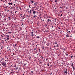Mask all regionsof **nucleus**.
Listing matches in <instances>:
<instances>
[{
	"mask_svg": "<svg viewBox=\"0 0 75 75\" xmlns=\"http://www.w3.org/2000/svg\"><path fill=\"white\" fill-rule=\"evenodd\" d=\"M6 18L8 20H10L11 19V18H10V17L8 16L6 17Z\"/></svg>",
	"mask_w": 75,
	"mask_h": 75,
	"instance_id": "f257e3e1",
	"label": "nucleus"
},
{
	"mask_svg": "<svg viewBox=\"0 0 75 75\" xmlns=\"http://www.w3.org/2000/svg\"><path fill=\"white\" fill-rule=\"evenodd\" d=\"M6 63H5L4 62L2 63V65H3L4 67V66L6 65Z\"/></svg>",
	"mask_w": 75,
	"mask_h": 75,
	"instance_id": "f03ea898",
	"label": "nucleus"
},
{
	"mask_svg": "<svg viewBox=\"0 0 75 75\" xmlns=\"http://www.w3.org/2000/svg\"><path fill=\"white\" fill-rule=\"evenodd\" d=\"M47 21L48 23H51V19H47Z\"/></svg>",
	"mask_w": 75,
	"mask_h": 75,
	"instance_id": "7ed1b4c3",
	"label": "nucleus"
},
{
	"mask_svg": "<svg viewBox=\"0 0 75 75\" xmlns=\"http://www.w3.org/2000/svg\"><path fill=\"white\" fill-rule=\"evenodd\" d=\"M67 69H66V71H65L64 72V74H67Z\"/></svg>",
	"mask_w": 75,
	"mask_h": 75,
	"instance_id": "20e7f679",
	"label": "nucleus"
},
{
	"mask_svg": "<svg viewBox=\"0 0 75 75\" xmlns=\"http://www.w3.org/2000/svg\"><path fill=\"white\" fill-rule=\"evenodd\" d=\"M8 4H9V5H10L11 6V5H13V3H8Z\"/></svg>",
	"mask_w": 75,
	"mask_h": 75,
	"instance_id": "39448f33",
	"label": "nucleus"
},
{
	"mask_svg": "<svg viewBox=\"0 0 75 75\" xmlns=\"http://www.w3.org/2000/svg\"><path fill=\"white\" fill-rule=\"evenodd\" d=\"M66 36L67 37H69V35L67 34L66 35Z\"/></svg>",
	"mask_w": 75,
	"mask_h": 75,
	"instance_id": "423d86ee",
	"label": "nucleus"
},
{
	"mask_svg": "<svg viewBox=\"0 0 75 75\" xmlns=\"http://www.w3.org/2000/svg\"><path fill=\"white\" fill-rule=\"evenodd\" d=\"M7 49H8V51H9V50L10 51V47H8Z\"/></svg>",
	"mask_w": 75,
	"mask_h": 75,
	"instance_id": "0eeeda50",
	"label": "nucleus"
},
{
	"mask_svg": "<svg viewBox=\"0 0 75 75\" xmlns=\"http://www.w3.org/2000/svg\"><path fill=\"white\" fill-rule=\"evenodd\" d=\"M33 14H35V13H36V12L35 11H33Z\"/></svg>",
	"mask_w": 75,
	"mask_h": 75,
	"instance_id": "6e6552de",
	"label": "nucleus"
},
{
	"mask_svg": "<svg viewBox=\"0 0 75 75\" xmlns=\"http://www.w3.org/2000/svg\"><path fill=\"white\" fill-rule=\"evenodd\" d=\"M10 74H14V71L11 72Z\"/></svg>",
	"mask_w": 75,
	"mask_h": 75,
	"instance_id": "1a4fd4ad",
	"label": "nucleus"
},
{
	"mask_svg": "<svg viewBox=\"0 0 75 75\" xmlns=\"http://www.w3.org/2000/svg\"><path fill=\"white\" fill-rule=\"evenodd\" d=\"M15 13H16V14L17 13H19V12H18V11H15Z\"/></svg>",
	"mask_w": 75,
	"mask_h": 75,
	"instance_id": "9d476101",
	"label": "nucleus"
},
{
	"mask_svg": "<svg viewBox=\"0 0 75 75\" xmlns=\"http://www.w3.org/2000/svg\"><path fill=\"white\" fill-rule=\"evenodd\" d=\"M17 69H18V67H16L15 68V70H16V71H17Z\"/></svg>",
	"mask_w": 75,
	"mask_h": 75,
	"instance_id": "9b49d317",
	"label": "nucleus"
},
{
	"mask_svg": "<svg viewBox=\"0 0 75 75\" xmlns=\"http://www.w3.org/2000/svg\"><path fill=\"white\" fill-rule=\"evenodd\" d=\"M33 17H34L35 18H36V16H33Z\"/></svg>",
	"mask_w": 75,
	"mask_h": 75,
	"instance_id": "f8f14e48",
	"label": "nucleus"
},
{
	"mask_svg": "<svg viewBox=\"0 0 75 75\" xmlns=\"http://www.w3.org/2000/svg\"><path fill=\"white\" fill-rule=\"evenodd\" d=\"M36 38H40V36H37Z\"/></svg>",
	"mask_w": 75,
	"mask_h": 75,
	"instance_id": "ddd939ff",
	"label": "nucleus"
},
{
	"mask_svg": "<svg viewBox=\"0 0 75 75\" xmlns=\"http://www.w3.org/2000/svg\"><path fill=\"white\" fill-rule=\"evenodd\" d=\"M73 69H74V70L75 69V68H74V67H73Z\"/></svg>",
	"mask_w": 75,
	"mask_h": 75,
	"instance_id": "4468645a",
	"label": "nucleus"
},
{
	"mask_svg": "<svg viewBox=\"0 0 75 75\" xmlns=\"http://www.w3.org/2000/svg\"><path fill=\"white\" fill-rule=\"evenodd\" d=\"M54 1H55L56 2V3H57V2H58V1L57 0H55Z\"/></svg>",
	"mask_w": 75,
	"mask_h": 75,
	"instance_id": "2eb2a0df",
	"label": "nucleus"
},
{
	"mask_svg": "<svg viewBox=\"0 0 75 75\" xmlns=\"http://www.w3.org/2000/svg\"><path fill=\"white\" fill-rule=\"evenodd\" d=\"M45 31L46 32H47H47H49V30H46Z\"/></svg>",
	"mask_w": 75,
	"mask_h": 75,
	"instance_id": "dca6fc26",
	"label": "nucleus"
},
{
	"mask_svg": "<svg viewBox=\"0 0 75 75\" xmlns=\"http://www.w3.org/2000/svg\"><path fill=\"white\" fill-rule=\"evenodd\" d=\"M9 40V38H8V37H7V40Z\"/></svg>",
	"mask_w": 75,
	"mask_h": 75,
	"instance_id": "f3484780",
	"label": "nucleus"
},
{
	"mask_svg": "<svg viewBox=\"0 0 75 75\" xmlns=\"http://www.w3.org/2000/svg\"><path fill=\"white\" fill-rule=\"evenodd\" d=\"M16 45H13L14 47H16Z\"/></svg>",
	"mask_w": 75,
	"mask_h": 75,
	"instance_id": "a211bd4d",
	"label": "nucleus"
},
{
	"mask_svg": "<svg viewBox=\"0 0 75 75\" xmlns=\"http://www.w3.org/2000/svg\"><path fill=\"white\" fill-rule=\"evenodd\" d=\"M33 36H34V35L33 34H32V37H33Z\"/></svg>",
	"mask_w": 75,
	"mask_h": 75,
	"instance_id": "6ab92c4d",
	"label": "nucleus"
},
{
	"mask_svg": "<svg viewBox=\"0 0 75 75\" xmlns=\"http://www.w3.org/2000/svg\"><path fill=\"white\" fill-rule=\"evenodd\" d=\"M34 4L35 6H37V4H35H35Z\"/></svg>",
	"mask_w": 75,
	"mask_h": 75,
	"instance_id": "aec40b11",
	"label": "nucleus"
},
{
	"mask_svg": "<svg viewBox=\"0 0 75 75\" xmlns=\"http://www.w3.org/2000/svg\"><path fill=\"white\" fill-rule=\"evenodd\" d=\"M74 65V64H73V63H72V64H71V66H72V67H74L73 66Z\"/></svg>",
	"mask_w": 75,
	"mask_h": 75,
	"instance_id": "412c9836",
	"label": "nucleus"
},
{
	"mask_svg": "<svg viewBox=\"0 0 75 75\" xmlns=\"http://www.w3.org/2000/svg\"><path fill=\"white\" fill-rule=\"evenodd\" d=\"M48 18H50V19H51V17L50 16Z\"/></svg>",
	"mask_w": 75,
	"mask_h": 75,
	"instance_id": "4be33fe9",
	"label": "nucleus"
},
{
	"mask_svg": "<svg viewBox=\"0 0 75 75\" xmlns=\"http://www.w3.org/2000/svg\"><path fill=\"white\" fill-rule=\"evenodd\" d=\"M33 33H34V32H31V34H33Z\"/></svg>",
	"mask_w": 75,
	"mask_h": 75,
	"instance_id": "5701e85b",
	"label": "nucleus"
},
{
	"mask_svg": "<svg viewBox=\"0 0 75 75\" xmlns=\"http://www.w3.org/2000/svg\"><path fill=\"white\" fill-rule=\"evenodd\" d=\"M12 37L13 38H15V37H14V36H13Z\"/></svg>",
	"mask_w": 75,
	"mask_h": 75,
	"instance_id": "b1692460",
	"label": "nucleus"
},
{
	"mask_svg": "<svg viewBox=\"0 0 75 75\" xmlns=\"http://www.w3.org/2000/svg\"><path fill=\"white\" fill-rule=\"evenodd\" d=\"M31 11H32L31 10H30V13H31Z\"/></svg>",
	"mask_w": 75,
	"mask_h": 75,
	"instance_id": "393cba45",
	"label": "nucleus"
},
{
	"mask_svg": "<svg viewBox=\"0 0 75 75\" xmlns=\"http://www.w3.org/2000/svg\"><path fill=\"white\" fill-rule=\"evenodd\" d=\"M13 54L14 55H15V54L14 52L13 53Z\"/></svg>",
	"mask_w": 75,
	"mask_h": 75,
	"instance_id": "a878e982",
	"label": "nucleus"
},
{
	"mask_svg": "<svg viewBox=\"0 0 75 75\" xmlns=\"http://www.w3.org/2000/svg\"><path fill=\"white\" fill-rule=\"evenodd\" d=\"M31 2L32 3H34V1H32Z\"/></svg>",
	"mask_w": 75,
	"mask_h": 75,
	"instance_id": "bb28decb",
	"label": "nucleus"
},
{
	"mask_svg": "<svg viewBox=\"0 0 75 75\" xmlns=\"http://www.w3.org/2000/svg\"><path fill=\"white\" fill-rule=\"evenodd\" d=\"M47 65L48 66H50V64H49V63L47 64Z\"/></svg>",
	"mask_w": 75,
	"mask_h": 75,
	"instance_id": "cd10ccee",
	"label": "nucleus"
},
{
	"mask_svg": "<svg viewBox=\"0 0 75 75\" xmlns=\"http://www.w3.org/2000/svg\"><path fill=\"white\" fill-rule=\"evenodd\" d=\"M10 8H11V9H13V8H12V7H11Z\"/></svg>",
	"mask_w": 75,
	"mask_h": 75,
	"instance_id": "c85d7f7f",
	"label": "nucleus"
},
{
	"mask_svg": "<svg viewBox=\"0 0 75 75\" xmlns=\"http://www.w3.org/2000/svg\"><path fill=\"white\" fill-rule=\"evenodd\" d=\"M14 20H16V18H13Z\"/></svg>",
	"mask_w": 75,
	"mask_h": 75,
	"instance_id": "c756f323",
	"label": "nucleus"
},
{
	"mask_svg": "<svg viewBox=\"0 0 75 75\" xmlns=\"http://www.w3.org/2000/svg\"><path fill=\"white\" fill-rule=\"evenodd\" d=\"M32 11H34V9H32Z\"/></svg>",
	"mask_w": 75,
	"mask_h": 75,
	"instance_id": "7c9ffc66",
	"label": "nucleus"
},
{
	"mask_svg": "<svg viewBox=\"0 0 75 75\" xmlns=\"http://www.w3.org/2000/svg\"><path fill=\"white\" fill-rule=\"evenodd\" d=\"M2 48H3V46L1 47V49H2Z\"/></svg>",
	"mask_w": 75,
	"mask_h": 75,
	"instance_id": "2f4dec72",
	"label": "nucleus"
},
{
	"mask_svg": "<svg viewBox=\"0 0 75 75\" xmlns=\"http://www.w3.org/2000/svg\"><path fill=\"white\" fill-rule=\"evenodd\" d=\"M57 44V42H55V44Z\"/></svg>",
	"mask_w": 75,
	"mask_h": 75,
	"instance_id": "473e14b6",
	"label": "nucleus"
},
{
	"mask_svg": "<svg viewBox=\"0 0 75 75\" xmlns=\"http://www.w3.org/2000/svg\"><path fill=\"white\" fill-rule=\"evenodd\" d=\"M47 25V24H45V27H46Z\"/></svg>",
	"mask_w": 75,
	"mask_h": 75,
	"instance_id": "72a5a7b5",
	"label": "nucleus"
},
{
	"mask_svg": "<svg viewBox=\"0 0 75 75\" xmlns=\"http://www.w3.org/2000/svg\"><path fill=\"white\" fill-rule=\"evenodd\" d=\"M58 45H57L56 46V47H58Z\"/></svg>",
	"mask_w": 75,
	"mask_h": 75,
	"instance_id": "f704fd0d",
	"label": "nucleus"
},
{
	"mask_svg": "<svg viewBox=\"0 0 75 75\" xmlns=\"http://www.w3.org/2000/svg\"><path fill=\"white\" fill-rule=\"evenodd\" d=\"M66 55H67V56H68V54H66Z\"/></svg>",
	"mask_w": 75,
	"mask_h": 75,
	"instance_id": "c9c22d12",
	"label": "nucleus"
},
{
	"mask_svg": "<svg viewBox=\"0 0 75 75\" xmlns=\"http://www.w3.org/2000/svg\"><path fill=\"white\" fill-rule=\"evenodd\" d=\"M7 36L8 37H9V35H7Z\"/></svg>",
	"mask_w": 75,
	"mask_h": 75,
	"instance_id": "e433bc0d",
	"label": "nucleus"
},
{
	"mask_svg": "<svg viewBox=\"0 0 75 75\" xmlns=\"http://www.w3.org/2000/svg\"><path fill=\"white\" fill-rule=\"evenodd\" d=\"M34 50H37V49L36 48L34 49Z\"/></svg>",
	"mask_w": 75,
	"mask_h": 75,
	"instance_id": "4c0bfd02",
	"label": "nucleus"
},
{
	"mask_svg": "<svg viewBox=\"0 0 75 75\" xmlns=\"http://www.w3.org/2000/svg\"><path fill=\"white\" fill-rule=\"evenodd\" d=\"M31 72L32 73H33V71H32Z\"/></svg>",
	"mask_w": 75,
	"mask_h": 75,
	"instance_id": "58836bf2",
	"label": "nucleus"
},
{
	"mask_svg": "<svg viewBox=\"0 0 75 75\" xmlns=\"http://www.w3.org/2000/svg\"><path fill=\"white\" fill-rule=\"evenodd\" d=\"M62 16V14H61V16Z\"/></svg>",
	"mask_w": 75,
	"mask_h": 75,
	"instance_id": "ea45409f",
	"label": "nucleus"
},
{
	"mask_svg": "<svg viewBox=\"0 0 75 75\" xmlns=\"http://www.w3.org/2000/svg\"><path fill=\"white\" fill-rule=\"evenodd\" d=\"M52 28H54V26H52Z\"/></svg>",
	"mask_w": 75,
	"mask_h": 75,
	"instance_id": "a19ab883",
	"label": "nucleus"
},
{
	"mask_svg": "<svg viewBox=\"0 0 75 75\" xmlns=\"http://www.w3.org/2000/svg\"><path fill=\"white\" fill-rule=\"evenodd\" d=\"M29 8L30 7V5H29Z\"/></svg>",
	"mask_w": 75,
	"mask_h": 75,
	"instance_id": "79ce46f5",
	"label": "nucleus"
},
{
	"mask_svg": "<svg viewBox=\"0 0 75 75\" xmlns=\"http://www.w3.org/2000/svg\"><path fill=\"white\" fill-rule=\"evenodd\" d=\"M26 65V64H24V65Z\"/></svg>",
	"mask_w": 75,
	"mask_h": 75,
	"instance_id": "37998d69",
	"label": "nucleus"
},
{
	"mask_svg": "<svg viewBox=\"0 0 75 75\" xmlns=\"http://www.w3.org/2000/svg\"><path fill=\"white\" fill-rule=\"evenodd\" d=\"M46 61H47L48 60V59H46Z\"/></svg>",
	"mask_w": 75,
	"mask_h": 75,
	"instance_id": "c03bdc74",
	"label": "nucleus"
},
{
	"mask_svg": "<svg viewBox=\"0 0 75 75\" xmlns=\"http://www.w3.org/2000/svg\"><path fill=\"white\" fill-rule=\"evenodd\" d=\"M70 31H69V33H70Z\"/></svg>",
	"mask_w": 75,
	"mask_h": 75,
	"instance_id": "a18cd8bd",
	"label": "nucleus"
},
{
	"mask_svg": "<svg viewBox=\"0 0 75 75\" xmlns=\"http://www.w3.org/2000/svg\"><path fill=\"white\" fill-rule=\"evenodd\" d=\"M47 29H49V28H47Z\"/></svg>",
	"mask_w": 75,
	"mask_h": 75,
	"instance_id": "49530a36",
	"label": "nucleus"
},
{
	"mask_svg": "<svg viewBox=\"0 0 75 75\" xmlns=\"http://www.w3.org/2000/svg\"><path fill=\"white\" fill-rule=\"evenodd\" d=\"M71 57H73V55H72V56H71Z\"/></svg>",
	"mask_w": 75,
	"mask_h": 75,
	"instance_id": "de8ad7c7",
	"label": "nucleus"
},
{
	"mask_svg": "<svg viewBox=\"0 0 75 75\" xmlns=\"http://www.w3.org/2000/svg\"><path fill=\"white\" fill-rule=\"evenodd\" d=\"M37 13H38V12H37Z\"/></svg>",
	"mask_w": 75,
	"mask_h": 75,
	"instance_id": "09e8293b",
	"label": "nucleus"
},
{
	"mask_svg": "<svg viewBox=\"0 0 75 75\" xmlns=\"http://www.w3.org/2000/svg\"><path fill=\"white\" fill-rule=\"evenodd\" d=\"M15 4H14L13 5L14 6H15Z\"/></svg>",
	"mask_w": 75,
	"mask_h": 75,
	"instance_id": "8fccbe9b",
	"label": "nucleus"
},
{
	"mask_svg": "<svg viewBox=\"0 0 75 75\" xmlns=\"http://www.w3.org/2000/svg\"><path fill=\"white\" fill-rule=\"evenodd\" d=\"M22 25H23V23H22Z\"/></svg>",
	"mask_w": 75,
	"mask_h": 75,
	"instance_id": "3c124183",
	"label": "nucleus"
},
{
	"mask_svg": "<svg viewBox=\"0 0 75 75\" xmlns=\"http://www.w3.org/2000/svg\"><path fill=\"white\" fill-rule=\"evenodd\" d=\"M42 21H44V20H43Z\"/></svg>",
	"mask_w": 75,
	"mask_h": 75,
	"instance_id": "603ef678",
	"label": "nucleus"
},
{
	"mask_svg": "<svg viewBox=\"0 0 75 75\" xmlns=\"http://www.w3.org/2000/svg\"><path fill=\"white\" fill-rule=\"evenodd\" d=\"M1 36L2 37H3V36H2L1 35Z\"/></svg>",
	"mask_w": 75,
	"mask_h": 75,
	"instance_id": "864d4df0",
	"label": "nucleus"
},
{
	"mask_svg": "<svg viewBox=\"0 0 75 75\" xmlns=\"http://www.w3.org/2000/svg\"><path fill=\"white\" fill-rule=\"evenodd\" d=\"M38 25V23H37V25Z\"/></svg>",
	"mask_w": 75,
	"mask_h": 75,
	"instance_id": "5fc2aeb1",
	"label": "nucleus"
},
{
	"mask_svg": "<svg viewBox=\"0 0 75 75\" xmlns=\"http://www.w3.org/2000/svg\"><path fill=\"white\" fill-rule=\"evenodd\" d=\"M4 25V24H3Z\"/></svg>",
	"mask_w": 75,
	"mask_h": 75,
	"instance_id": "6e6d98bb",
	"label": "nucleus"
},
{
	"mask_svg": "<svg viewBox=\"0 0 75 75\" xmlns=\"http://www.w3.org/2000/svg\"><path fill=\"white\" fill-rule=\"evenodd\" d=\"M56 47V46H54V47Z\"/></svg>",
	"mask_w": 75,
	"mask_h": 75,
	"instance_id": "4d7b16f0",
	"label": "nucleus"
},
{
	"mask_svg": "<svg viewBox=\"0 0 75 75\" xmlns=\"http://www.w3.org/2000/svg\"><path fill=\"white\" fill-rule=\"evenodd\" d=\"M27 10H28V8H27Z\"/></svg>",
	"mask_w": 75,
	"mask_h": 75,
	"instance_id": "13d9d810",
	"label": "nucleus"
},
{
	"mask_svg": "<svg viewBox=\"0 0 75 75\" xmlns=\"http://www.w3.org/2000/svg\"><path fill=\"white\" fill-rule=\"evenodd\" d=\"M23 19H24V18H23Z\"/></svg>",
	"mask_w": 75,
	"mask_h": 75,
	"instance_id": "bf43d9fd",
	"label": "nucleus"
},
{
	"mask_svg": "<svg viewBox=\"0 0 75 75\" xmlns=\"http://www.w3.org/2000/svg\"><path fill=\"white\" fill-rule=\"evenodd\" d=\"M1 1H2V0H1Z\"/></svg>",
	"mask_w": 75,
	"mask_h": 75,
	"instance_id": "052dcab7",
	"label": "nucleus"
},
{
	"mask_svg": "<svg viewBox=\"0 0 75 75\" xmlns=\"http://www.w3.org/2000/svg\"><path fill=\"white\" fill-rule=\"evenodd\" d=\"M67 31H68V29H67Z\"/></svg>",
	"mask_w": 75,
	"mask_h": 75,
	"instance_id": "680f3d73",
	"label": "nucleus"
},
{
	"mask_svg": "<svg viewBox=\"0 0 75 75\" xmlns=\"http://www.w3.org/2000/svg\"><path fill=\"white\" fill-rule=\"evenodd\" d=\"M57 50H58V49H57Z\"/></svg>",
	"mask_w": 75,
	"mask_h": 75,
	"instance_id": "e2e57ef3",
	"label": "nucleus"
},
{
	"mask_svg": "<svg viewBox=\"0 0 75 75\" xmlns=\"http://www.w3.org/2000/svg\"><path fill=\"white\" fill-rule=\"evenodd\" d=\"M15 67H16V65H15Z\"/></svg>",
	"mask_w": 75,
	"mask_h": 75,
	"instance_id": "0e129e2a",
	"label": "nucleus"
},
{
	"mask_svg": "<svg viewBox=\"0 0 75 75\" xmlns=\"http://www.w3.org/2000/svg\"><path fill=\"white\" fill-rule=\"evenodd\" d=\"M71 58H72V57H71Z\"/></svg>",
	"mask_w": 75,
	"mask_h": 75,
	"instance_id": "69168bd1",
	"label": "nucleus"
},
{
	"mask_svg": "<svg viewBox=\"0 0 75 75\" xmlns=\"http://www.w3.org/2000/svg\"><path fill=\"white\" fill-rule=\"evenodd\" d=\"M35 36H36V35H35Z\"/></svg>",
	"mask_w": 75,
	"mask_h": 75,
	"instance_id": "338daca9",
	"label": "nucleus"
},
{
	"mask_svg": "<svg viewBox=\"0 0 75 75\" xmlns=\"http://www.w3.org/2000/svg\"><path fill=\"white\" fill-rule=\"evenodd\" d=\"M71 37H72V36H71Z\"/></svg>",
	"mask_w": 75,
	"mask_h": 75,
	"instance_id": "774afa93",
	"label": "nucleus"
}]
</instances>
